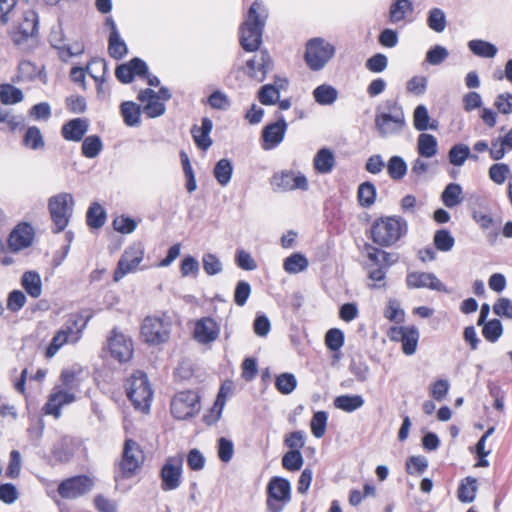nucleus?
I'll return each mask as SVG.
<instances>
[{"label": "nucleus", "instance_id": "obj_28", "mask_svg": "<svg viewBox=\"0 0 512 512\" xmlns=\"http://www.w3.org/2000/svg\"><path fill=\"white\" fill-rule=\"evenodd\" d=\"M413 12L414 6L411 0H394L389 8V21L391 23L404 21Z\"/></svg>", "mask_w": 512, "mask_h": 512}, {"label": "nucleus", "instance_id": "obj_47", "mask_svg": "<svg viewBox=\"0 0 512 512\" xmlns=\"http://www.w3.org/2000/svg\"><path fill=\"white\" fill-rule=\"evenodd\" d=\"M482 328L483 337L491 343L496 342L503 334V326L498 319L484 322Z\"/></svg>", "mask_w": 512, "mask_h": 512}, {"label": "nucleus", "instance_id": "obj_35", "mask_svg": "<svg viewBox=\"0 0 512 512\" xmlns=\"http://www.w3.org/2000/svg\"><path fill=\"white\" fill-rule=\"evenodd\" d=\"M38 29V15L34 10H28L23 14V20L18 25L19 32L24 37L34 36Z\"/></svg>", "mask_w": 512, "mask_h": 512}, {"label": "nucleus", "instance_id": "obj_32", "mask_svg": "<svg viewBox=\"0 0 512 512\" xmlns=\"http://www.w3.org/2000/svg\"><path fill=\"white\" fill-rule=\"evenodd\" d=\"M477 492V479L467 476L461 480L458 489L457 497L462 503H470L474 501Z\"/></svg>", "mask_w": 512, "mask_h": 512}, {"label": "nucleus", "instance_id": "obj_15", "mask_svg": "<svg viewBox=\"0 0 512 512\" xmlns=\"http://www.w3.org/2000/svg\"><path fill=\"white\" fill-rule=\"evenodd\" d=\"M183 457L174 456L166 459L160 470L161 489L163 491H172L177 489L182 483Z\"/></svg>", "mask_w": 512, "mask_h": 512}, {"label": "nucleus", "instance_id": "obj_54", "mask_svg": "<svg viewBox=\"0 0 512 512\" xmlns=\"http://www.w3.org/2000/svg\"><path fill=\"white\" fill-rule=\"evenodd\" d=\"M427 24L433 31L437 33L443 32L446 27V17L444 12L439 8H432L428 14Z\"/></svg>", "mask_w": 512, "mask_h": 512}, {"label": "nucleus", "instance_id": "obj_18", "mask_svg": "<svg viewBox=\"0 0 512 512\" xmlns=\"http://www.w3.org/2000/svg\"><path fill=\"white\" fill-rule=\"evenodd\" d=\"M288 124L282 114L277 115L275 122L269 123L263 127L261 132V147L265 151L276 148L285 137Z\"/></svg>", "mask_w": 512, "mask_h": 512}, {"label": "nucleus", "instance_id": "obj_22", "mask_svg": "<svg viewBox=\"0 0 512 512\" xmlns=\"http://www.w3.org/2000/svg\"><path fill=\"white\" fill-rule=\"evenodd\" d=\"M271 66V57L267 51L263 50L246 62L244 71L250 78L261 82L265 79Z\"/></svg>", "mask_w": 512, "mask_h": 512}, {"label": "nucleus", "instance_id": "obj_52", "mask_svg": "<svg viewBox=\"0 0 512 512\" xmlns=\"http://www.w3.org/2000/svg\"><path fill=\"white\" fill-rule=\"evenodd\" d=\"M296 386L297 380L291 373H282L275 379V387L281 394H290Z\"/></svg>", "mask_w": 512, "mask_h": 512}, {"label": "nucleus", "instance_id": "obj_37", "mask_svg": "<svg viewBox=\"0 0 512 512\" xmlns=\"http://www.w3.org/2000/svg\"><path fill=\"white\" fill-rule=\"evenodd\" d=\"M441 199L448 208L459 205L462 201V188L457 183L448 184L442 192Z\"/></svg>", "mask_w": 512, "mask_h": 512}, {"label": "nucleus", "instance_id": "obj_9", "mask_svg": "<svg viewBox=\"0 0 512 512\" xmlns=\"http://www.w3.org/2000/svg\"><path fill=\"white\" fill-rule=\"evenodd\" d=\"M266 495L267 510L282 512L292 498L289 480L280 476L271 477L266 487Z\"/></svg>", "mask_w": 512, "mask_h": 512}, {"label": "nucleus", "instance_id": "obj_4", "mask_svg": "<svg viewBox=\"0 0 512 512\" xmlns=\"http://www.w3.org/2000/svg\"><path fill=\"white\" fill-rule=\"evenodd\" d=\"M125 391L136 409L141 411L149 409L153 398V390L144 372H134L125 382Z\"/></svg>", "mask_w": 512, "mask_h": 512}, {"label": "nucleus", "instance_id": "obj_23", "mask_svg": "<svg viewBox=\"0 0 512 512\" xmlns=\"http://www.w3.org/2000/svg\"><path fill=\"white\" fill-rule=\"evenodd\" d=\"M408 288H429L436 291H444L443 283L432 273L428 272H410L406 276Z\"/></svg>", "mask_w": 512, "mask_h": 512}, {"label": "nucleus", "instance_id": "obj_13", "mask_svg": "<svg viewBox=\"0 0 512 512\" xmlns=\"http://www.w3.org/2000/svg\"><path fill=\"white\" fill-rule=\"evenodd\" d=\"M107 348L111 357L119 363L129 362L134 355L133 340L117 328L111 330L107 338Z\"/></svg>", "mask_w": 512, "mask_h": 512}, {"label": "nucleus", "instance_id": "obj_63", "mask_svg": "<svg viewBox=\"0 0 512 512\" xmlns=\"http://www.w3.org/2000/svg\"><path fill=\"white\" fill-rule=\"evenodd\" d=\"M405 466L408 474H422L428 467V461L424 456H410Z\"/></svg>", "mask_w": 512, "mask_h": 512}, {"label": "nucleus", "instance_id": "obj_2", "mask_svg": "<svg viewBox=\"0 0 512 512\" xmlns=\"http://www.w3.org/2000/svg\"><path fill=\"white\" fill-rule=\"evenodd\" d=\"M267 18L268 10L261 1L255 0L239 27V42L243 50L255 52L260 48Z\"/></svg>", "mask_w": 512, "mask_h": 512}, {"label": "nucleus", "instance_id": "obj_24", "mask_svg": "<svg viewBox=\"0 0 512 512\" xmlns=\"http://www.w3.org/2000/svg\"><path fill=\"white\" fill-rule=\"evenodd\" d=\"M138 100L143 105V112L150 118L161 116L165 112V105L160 101V96L152 89L141 90Z\"/></svg>", "mask_w": 512, "mask_h": 512}, {"label": "nucleus", "instance_id": "obj_20", "mask_svg": "<svg viewBox=\"0 0 512 512\" xmlns=\"http://www.w3.org/2000/svg\"><path fill=\"white\" fill-rule=\"evenodd\" d=\"M76 399L73 392H70L61 386H55L50 393L47 402L44 405V412L54 417H59L61 414V408L74 402Z\"/></svg>", "mask_w": 512, "mask_h": 512}, {"label": "nucleus", "instance_id": "obj_26", "mask_svg": "<svg viewBox=\"0 0 512 512\" xmlns=\"http://www.w3.org/2000/svg\"><path fill=\"white\" fill-rule=\"evenodd\" d=\"M212 129L213 123L208 117L202 118L200 127L197 125L192 126L191 135L198 149L206 151L211 147L213 143L210 137Z\"/></svg>", "mask_w": 512, "mask_h": 512}, {"label": "nucleus", "instance_id": "obj_7", "mask_svg": "<svg viewBox=\"0 0 512 512\" xmlns=\"http://www.w3.org/2000/svg\"><path fill=\"white\" fill-rule=\"evenodd\" d=\"M201 410V396L196 390L187 389L174 394L170 402V412L177 420H188Z\"/></svg>", "mask_w": 512, "mask_h": 512}, {"label": "nucleus", "instance_id": "obj_36", "mask_svg": "<svg viewBox=\"0 0 512 512\" xmlns=\"http://www.w3.org/2000/svg\"><path fill=\"white\" fill-rule=\"evenodd\" d=\"M128 52L126 43L120 38L118 31L110 32L108 39V53L116 60L122 59Z\"/></svg>", "mask_w": 512, "mask_h": 512}, {"label": "nucleus", "instance_id": "obj_25", "mask_svg": "<svg viewBox=\"0 0 512 512\" xmlns=\"http://www.w3.org/2000/svg\"><path fill=\"white\" fill-rule=\"evenodd\" d=\"M89 129L86 118H74L65 122L61 128V135L67 141L80 142Z\"/></svg>", "mask_w": 512, "mask_h": 512}, {"label": "nucleus", "instance_id": "obj_64", "mask_svg": "<svg viewBox=\"0 0 512 512\" xmlns=\"http://www.w3.org/2000/svg\"><path fill=\"white\" fill-rule=\"evenodd\" d=\"M66 108L70 113L82 114L87 109L86 99L81 95H71L65 100Z\"/></svg>", "mask_w": 512, "mask_h": 512}, {"label": "nucleus", "instance_id": "obj_41", "mask_svg": "<svg viewBox=\"0 0 512 512\" xmlns=\"http://www.w3.org/2000/svg\"><path fill=\"white\" fill-rule=\"evenodd\" d=\"M103 143L99 136L90 135L86 137L81 146V153L86 158H95L102 151Z\"/></svg>", "mask_w": 512, "mask_h": 512}, {"label": "nucleus", "instance_id": "obj_46", "mask_svg": "<svg viewBox=\"0 0 512 512\" xmlns=\"http://www.w3.org/2000/svg\"><path fill=\"white\" fill-rule=\"evenodd\" d=\"M315 101L321 105L332 104L337 99V91L329 85H320L313 91Z\"/></svg>", "mask_w": 512, "mask_h": 512}, {"label": "nucleus", "instance_id": "obj_45", "mask_svg": "<svg viewBox=\"0 0 512 512\" xmlns=\"http://www.w3.org/2000/svg\"><path fill=\"white\" fill-rule=\"evenodd\" d=\"M387 172L391 179L401 180L407 173V165L400 156H392L387 164Z\"/></svg>", "mask_w": 512, "mask_h": 512}, {"label": "nucleus", "instance_id": "obj_39", "mask_svg": "<svg viewBox=\"0 0 512 512\" xmlns=\"http://www.w3.org/2000/svg\"><path fill=\"white\" fill-rule=\"evenodd\" d=\"M22 142L25 147L32 150L42 149L45 146L43 135L36 126H30L26 129Z\"/></svg>", "mask_w": 512, "mask_h": 512}, {"label": "nucleus", "instance_id": "obj_5", "mask_svg": "<svg viewBox=\"0 0 512 512\" xmlns=\"http://www.w3.org/2000/svg\"><path fill=\"white\" fill-rule=\"evenodd\" d=\"M85 326L86 321L83 320L82 315L72 314L64 327L54 334L50 344L46 348L45 356L47 358H52L58 350L69 341L76 343L81 338V334Z\"/></svg>", "mask_w": 512, "mask_h": 512}, {"label": "nucleus", "instance_id": "obj_34", "mask_svg": "<svg viewBox=\"0 0 512 512\" xmlns=\"http://www.w3.org/2000/svg\"><path fill=\"white\" fill-rule=\"evenodd\" d=\"M364 404L360 395H340L334 399V406L345 412H353Z\"/></svg>", "mask_w": 512, "mask_h": 512}, {"label": "nucleus", "instance_id": "obj_50", "mask_svg": "<svg viewBox=\"0 0 512 512\" xmlns=\"http://www.w3.org/2000/svg\"><path fill=\"white\" fill-rule=\"evenodd\" d=\"M23 93L19 88L13 85H0V100L4 104H15L21 102Z\"/></svg>", "mask_w": 512, "mask_h": 512}, {"label": "nucleus", "instance_id": "obj_3", "mask_svg": "<svg viewBox=\"0 0 512 512\" xmlns=\"http://www.w3.org/2000/svg\"><path fill=\"white\" fill-rule=\"evenodd\" d=\"M173 323L166 314L148 315L140 325V336L144 343L159 346L168 343L171 338Z\"/></svg>", "mask_w": 512, "mask_h": 512}, {"label": "nucleus", "instance_id": "obj_8", "mask_svg": "<svg viewBox=\"0 0 512 512\" xmlns=\"http://www.w3.org/2000/svg\"><path fill=\"white\" fill-rule=\"evenodd\" d=\"M73 207L74 199L70 193L62 192L49 198L48 210L54 225V233H60L68 226Z\"/></svg>", "mask_w": 512, "mask_h": 512}, {"label": "nucleus", "instance_id": "obj_21", "mask_svg": "<svg viewBox=\"0 0 512 512\" xmlns=\"http://www.w3.org/2000/svg\"><path fill=\"white\" fill-rule=\"evenodd\" d=\"M34 239V230L26 222L17 224L8 237V247L12 252H18L29 247Z\"/></svg>", "mask_w": 512, "mask_h": 512}, {"label": "nucleus", "instance_id": "obj_62", "mask_svg": "<svg viewBox=\"0 0 512 512\" xmlns=\"http://www.w3.org/2000/svg\"><path fill=\"white\" fill-rule=\"evenodd\" d=\"M252 292L251 285L241 280L236 284L234 291V302L237 306L242 307L246 304Z\"/></svg>", "mask_w": 512, "mask_h": 512}, {"label": "nucleus", "instance_id": "obj_16", "mask_svg": "<svg viewBox=\"0 0 512 512\" xmlns=\"http://www.w3.org/2000/svg\"><path fill=\"white\" fill-rule=\"evenodd\" d=\"M270 184L275 191H292V190H307L308 180L301 174L292 170H282L273 174Z\"/></svg>", "mask_w": 512, "mask_h": 512}, {"label": "nucleus", "instance_id": "obj_19", "mask_svg": "<svg viewBox=\"0 0 512 512\" xmlns=\"http://www.w3.org/2000/svg\"><path fill=\"white\" fill-rule=\"evenodd\" d=\"M220 326L212 317H202L194 323L193 339L199 344H210L219 338Z\"/></svg>", "mask_w": 512, "mask_h": 512}, {"label": "nucleus", "instance_id": "obj_33", "mask_svg": "<svg viewBox=\"0 0 512 512\" xmlns=\"http://www.w3.org/2000/svg\"><path fill=\"white\" fill-rule=\"evenodd\" d=\"M376 196V187L372 182L366 181L359 185L357 190V200L361 207H371L376 201Z\"/></svg>", "mask_w": 512, "mask_h": 512}, {"label": "nucleus", "instance_id": "obj_53", "mask_svg": "<svg viewBox=\"0 0 512 512\" xmlns=\"http://www.w3.org/2000/svg\"><path fill=\"white\" fill-rule=\"evenodd\" d=\"M279 98L280 91L276 86L272 84H266L262 86L258 92V100L263 105L276 104Z\"/></svg>", "mask_w": 512, "mask_h": 512}, {"label": "nucleus", "instance_id": "obj_43", "mask_svg": "<svg viewBox=\"0 0 512 512\" xmlns=\"http://www.w3.org/2000/svg\"><path fill=\"white\" fill-rule=\"evenodd\" d=\"M233 167L228 159L219 160L214 167V177L218 183L222 186L228 184L231 179Z\"/></svg>", "mask_w": 512, "mask_h": 512}, {"label": "nucleus", "instance_id": "obj_29", "mask_svg": "<svg viewBox=\"0 0 512 512\" xmlns=\"http://www.w3.org/2000/svg\"><path fill=\"white\" fill-rule=\"evenodd\" d=\"M21 285L32 298H38L42 294V281L35 271H26L21 278Z\"/></svg>", "mask_w": 512, "mask_h": 512}, {"label": "nucleus", "instance_id": "obj_49", "mask_svg": "<svg viewBox=\"0 0 512 512\" xmlns=\"http://www.w3.org/2000/svg\"><path fill=\"white\" fill-rule=\"evenodd\" d=\"M429 114L428 110L424 105H419L414 110L413 115V124L416 130L425 131L428 128L435 129L436 126L433 124H429Z\"/></svg>", "mask_w": 512, "mask_h": 512}, {"label": "nucleus", "instance_id": "obj_56", "mask_svg": "<svg viewBox=\"0 0 512 512\" xmlns=\"http://www.w3.org/2000/svg\"><path fill=\"white\" fill-rule=\"evenodd\" d=\"M22 125L17 116L12 115L8 111L0 107V130L4 132L14 133Z\"/></svg>", "mask_w": 512, "mask_h": 512}, {"label": "nucleus", "instance_id": "obj_17", "mask_svg": "<svg viewBox=\"0 0 512 512\" xmlns=\"http://www.w3.org/2000/svg\"><path fill=\"white\" fill-rule=\"evenodd\" d=\"M387 336L391 341L402 344L404 354L415 353L419 341V331L415 326H392L387 331Z\"/></svg>", "mask_w": 512, "mask_h": 512}, {"label": "nucleus", "instance_id": "obj_1", "mask_svg": "<svg viewBox=\"0 0 512 512\" xmlns=\"http://www.w3.org/2000/svg\"><path fill=\"white\" fill-rule=\"evenodd\" d=\"M407 230V222L400 216H381L372 222L367 236L373 244L365 243L363 247L367 260V276L372 281L370 288L380 289L387 286V272L397 258L395 254L382 248L396 245L406 235Z\"/></svg>", "mask_w": 512, "mask_h": 512}, {"label": "nucleus", "instance_id": "obj_51", "mask_svg": "<svg viewBox=\"0 0 512 512\" xmlns=\"http://www.w3.org/2000/svg\"><path fill=\"white\" fill-rule=\"evenodd\" d=\"M433 242L435 247L443 252L450 251L455 244L454 237L446 229L437 230L434 234Z\"/></svg>", "mask_w": 512, "mask_h": 512}, {"label": "nucleus", "instance_id": "obj_61", "mask_svg": "<svg viewBox=\"0 0 512 512\" xmlns=\"http://www.w3.org/2000/svg\"><path fill=\"white\" fill-rule=\"evenodd\" d=\"M284 445L290 451H301L305 445V434L303 431L290 432L284 437Z\"/></svg>", "mask_w": 512, "mask_h": 512}, {"label": "nucleus", "instance_id": "obj_59", "mask_svg": "<svg viewBox=\"0 0 512 512\" xmlns=\"http://www.w3.org/2000/svg\"><path fill=\"white\" fill-rule=\"evenodd\" d=\"M78 372L72 369H65L60 374L62 388L72 392L80 387Z\"/></svg>", "mask_w": 512, "mask_h": 512}, {"label": "nucleus", "instance_id": "obj_11", "mask_svg": "<svg viewBox=\"0 0 512 512\" xmlns=\"http://www.w3.org/2000/svg\"><path fill=\"white\" fill-rule=\"evenodd\" d=\"M144 255L145 248L142 242H134L126 247L114 270L113 281L119 282L126 275L136 272Z\"/></svg>", "mask_w": 512, "mask_h": 512}, {"label": "nucleus", "instance_id": "obj_58", "mask_svg": "<svg viewBox=\"0 0 512 512\" xmlns=\"http://www.w3.org/2000/svg\"><path fill=\"white\" fill-rule=\"evenodd\" d=\"M325 345L330 351H338L344 345V333L338 328H331L325 335Z\"/></svg>", "mask_w": 512, "mask_h": 512}, {"label": "nucleus", "instance_id": "obj_27", "mask_svg": "<svg viewBox=\"0 0 512 512\" xmlns=\"http://www.w3.org/2000/svg\"><path fill=\"white\" fill-rule=\"evenodd\" d=\"M335 156L328 148H321L315 154L313 159V167L317 173L328 174L335 166Z\"/></svg>", "mask_w": 512, "mask_h": 512}, {"label": "nucleus", "instance_id": "obj_30", "mask_svg": "<svg viewBox=\"0 0 512 512\" xmlns=\"http://www.w3.org/2000/svg\"><path fill=\"white\" fill-rule=\"evenodd\" d=\"M107 220V214L101 204L93 202L86 213V223L90 229L102 228Z\"/></svg>", "mask_w": 512, "mask_h": 512}, {"label": "nucleus", "instance_id": "obj_42", "mask_svg": "<svg viewBox=\"0 0 512 512\" xmlns=\"http://www.w3.org/2000/svg\"><path fill=\"white\" fill-rule=\"evenodd\" d=\"M468 47L473 54L483 58H493L497 54L496 46L484 40H471Z\"/></svg>", "mask_w": 512, "mask_h": 512}, {"label": "nucleus", "instance_id": "obj_57", "mask_svg": "<svg viewBox=\"0 0 512 512\" xmlns=\"http://www.w3.org/2000/svg\"><path fill=\"white\" fill-rule=\"evenodd\" d=\"M327 413L325 411H317L314 413L310 427L311 432L316 438H321L326 432L327 426Z\"/></svg>", "mask_w": 512, "mask_h": 512}, {"label": "nucleus", "instance_id": "obj_40", "mask_svg": "<svg viewBox=\"0 0 512 512\" xmlns=\"http://www.w3.org/2000/svg\"><path fill=\"white\" fill-rule=\"evenodd\" d=\"M308 259L301 253H293L284 260V270L289 274H297L308 267Z\"/></svg>", "mask_w": 512, "mask_h": 512}, {"label": "nucleus", "instance_id": "obj_14", "mask_svg": "<svg viewBox=\"0 0 512 512\" xmlns=\"http://www.w3.org/2000/svg\"><path fill=\"white\" fill-rule=\"evenodd\" d=\"M93 487V478L81 474L62 480L58 485L57 493L63 499H77L89 493Z\"/></svg>", "mask_w": 512, "mask_h": 512}, {"label": "nucleus", "instance_id": "obj_48", "mask_svg": "<svg viewBox=\"0 0 512 512\" xmlns=\"http://www.w3.org/2000/svg\"><path fill=\"white\" fill-rule=\"evenodd\" d=\"M113 229L121 234H131L135 231L138 226V222L127 216V215H119L116 216L112 221Z\"/></svg>", "mask_w": 512, "mask_h": 512}, {"label": "nucleus", "instance_id": "obj_60", "mask_svg": "<svg viewBox=\"0 0 512 512\" xmlns=\"http://www.w3.org/2000/svg\"><path fill=\"white\" fill-rule=\"evenodd\" d=\"M364 491L361 492L357 489H352L349 493V504L351 506H358L363 499H365L368 496H375L376 495V488L375 486L365 483L363 486Z\"/></svg>", "mask_w": 512, "mask_h": 512}, {"label": "nucleus", "instance_id": "obj_31", "mask_svg": "<svg viewBox=\"0 0 512 512\" xmlns=\"http://www.w3.org/2000/svg\"><path fill=\"white\" fill-rule=\"evenodd\" d=\"M120 113L124 123L129 126H138L140 124L141 106L133 101H124L120 105Z\"/></svg>", "mask_w": 512, "mask_h": 512}, {"label": "nucleus", "instance_id": "obj_38", "mask_svg": "<svg viewBox=\"0 0 512 512\" xmlns=\"http://www.w3.org/2000/svg\"><path fill=\"white\" fill-rule=\"evenodd\" d=\"M418 153L425 158H431L437 153V140L436 138L427 133H422L418 137Z\"/></svg>", "mask_w": 512, "mask_h": 512}, {"label": "nucleus", "instance_id": "obj_55", "mask_svg": "<svg viewBox=\"0 0 512 512\" xmlns=\"http://www.w3.org/2000/svg\"><path fill=\"white\" fill-rule=\"evenodd\" d=\"M449 161L454 166H461L470 157V149L464 144H456L449 151Z\"/></svg>", "mask_w": 512, "mask_h": 512}, {"label": "nucleus", "instance_id": "obj_10", "mask_svg": "<svg viewBox=\"0 0 512 512\" xmlns=\"http://www.w3.org/2000/svg\"><path fill=\"white\" fill-rule=\"evenodd\" d=\"M144 460L145 455L141 446L133 439H126L118 463L121 478L130 479L134 477L141 469Z\"/></svg>", "mask_w": 512, "mask_h": 512}, {"label": "nucleus", "instance_id": "obj_12", "mask_svg": "<svg viewBox=\"0 0 512 512\" xmlns=\"http://www.w3.org/2000/svg\"><path fill=\"white\" fill-rule=\"evenodd\" d=\"M335 48L332 44L321 38H314L306 44L305 61L311 70L322 69L333 57Z\"/></svg>", "mask_w": 512, "mask_h": 512}, {"label": "nucleus", "instance_id": "obj_44", "mask_svg": "<svg viewBox=\"0 0 512 512\" xmlns=\"http://www.w3.org/2000/svg\"><path fill=\"white\" fill-rule=\"evenodd\" d=\"M281 464H282V467L287 471H290V472L299 471L304 464V458L302 456L301 451L288 450L282 456Z\"/></svg>", "mask_w": 512, "mask_h": 512}, {"label": "nucleus", "instance_id": "obj_6", "mask_svg": "<svg viewBox=\"0 0 512 512\" xmlns=\"http://www.w3.org/2000/svg\"><path fill=\"white\" fill-rule=\"evenodd\" d=\"M384 108L375 116V126L382 137L396 134L405 126L404 111L397 101L387 100Z\"/></svg>", "mask_w": 512, "mask_h": 512}]
</instances>
